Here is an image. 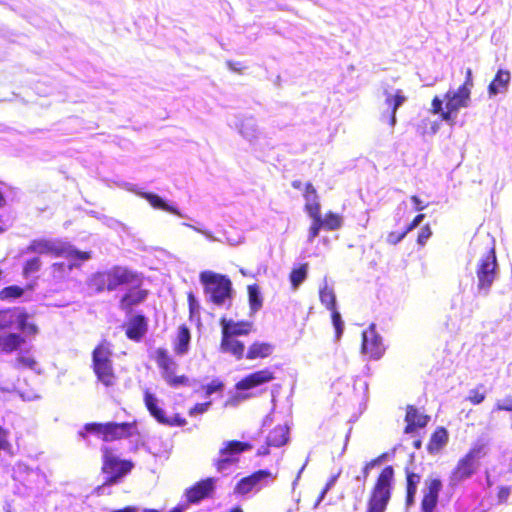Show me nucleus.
Instances as JSON below:
<instances>
[{
	"mask_svg": "<svg viewBox=\"0 0 512 512\" xmlns=\"http://www.w3.org/2000/svg\"><path fill=\"white\" fill-rule=\"evenodd\" d=\"M142 276L125 266L114 265L108 269L97 271L88 278L87 287L91 293L115 291L122 286L142 283Z\"/></svg>",
	"mask_w": 512,
	"mask_h": 512,
	"instance_id": "f257e3e1",
	"label": "nucleus"
},
{
	"mask_svg": "<svg viewBox=\"0 0 512 512\" xmlns=\"http://www.w3.org/2000/svg\"><path fill=\"white\" fill-rule=\"evenodd\" d=\"M395 485V470L384 466L375 477L370 488L364 512H386Z\"/></svg>",
	"mask_w": 512,
	"mask_h": 512,
	"instance_id": "f03ea898",
	"label": "nucleus"
},
{
	"mask_svg": "<svg viewBox=\"0 0 512 512\" xmlns=\"http://www.w3.org/2000/svg\"><path fill=\"white\" fill-rule=\"evenodd\" d=\"M112 356V345L107 339H102L94 347L91 354L92 371L97 382L101 383L106 388L114 387L118 381Z\"/></svg>",
	"mask_w": 512,
	"mask_h": 512,
	"instance_id": "7ed1b4c3",
	"label": "nucleus"
},
{
	"mask_svg": "<svg viewBox=\"0 0 512 512\" xmlns=\"http://www.w3.org/2000/svg\"><path fill=\"white\" fill-rule=\"evenodd\" d=\"M199 280L211 303L216 306H222L226 303H228V307L231 305L233 287L228 276L205 270L199 274Z\"/></svg>",
	"mask_w": 512,
	"mask_h": 512,
	"instance_id": "20e7f679",
	"label": "nucleus"
},
{
	"mask_svg": "<svg viewBox=\"0 0 512 512\" xmlns=\"http://www.w3.org/2000/svg\"><path fill=\"white\" fill-rule=\"evenodd\" d=\"M471 101V92L468 89L458 87L456 90H448L443 100L435 96L431 102V112L439 114L443 121L454 123L458 111L467 108Z\"/></svg>",
	"mask_w": 512,
	"mask_h": 512,
	"instance_id": "39448f33",
	"label": "nucleus"
},
{
	"mask_svg": "<svg viewBox=\"0 0 512 512\" xmlns=\"http://www.w3.org/2000/svg\"><path fill=\"white\" fill-rule=\"evenodd\" d=\"M153 359L160 370L161 376L166 384L174 389L188 387L191 381L185 374H177L178 364L165 348H157Z\"/></svg>",
	"mask_w": 512,
	"mask_h": 512,
	"instance_id": "423d86ee",
	"label": "nucleus"
},
{
	"mask_svg": "<svg viewBox=\"0 0 512 512\" xmlns=\"http://www.w3.org/2000/svg\"><path fill=\"white\" fill-rule=\"evenodd\" d=\"M484 454V445H473L467 453L458 460L451 471L450 480L453 483H459L470 478L477 471L479 459L483 457Z\"/></svg>",
	"mask_w": 512,
	"mask_h": 512,
	"instance_id": "0eeeda50",
	"label": "nucleus"
},
{
	"mask_svg": "<svg viewBox=\"0 0 512 512\" xmlns=\"http://www.w3.org/2000/svg\"><path fill=\"white\" fill-rule=\"evenodd\" d=\"M102 452L103 462L101 471L106 475L103 485H112L119 482L122 477L132 470L133 463L130 460L119 459L113 454L111 448L104 447Z\"/></svg>",
	"mask_w": 512,
	"mask_h": 512,
	"instance_id": "6e6552de",
	"label": "nucleus"
},
{
	"mask_svg": "<svg viewBox=\"0 0 512 512\" xmlns=\"http://www.w3.org/2000/svg\"><path fill=\"white\" fill-rule=\"evenodd\" d=\"M498 262L495 247L492 246L478 261L476 276L478 289L488 291L497 277Z\"/></svg>",
	"mask_w": 512,
	"mask_h": 512,
	"instance_id": "1a4fd4ad",
	"label": "nucleus"
},
{
	"mask_svg": "<svg viewBox=\"0 0 512 512\" xmlns=\"http://www.w3.org/2000/svg\"><path fill=\"white\" fill-rule=\"evenodd\" d=\"M253 445L249 442L239 440H230L224 443L219 450V458L214 461V466L218 472L225 471L239 462L241 453L249 451Z\"/></svg>",
	"mask_w": 512,
	"mask_h": 512,
	"instance_id": "9d476101",
	"label": "nucleus"
},
{
	"mask_svg": "<svg viewBox=\"0 0 512 512\" xmlns=\"http://www.w3.org/2000/svg\"><path fill=\"white\" fill-rule=\"evenodd\" d=\"M143 401L146 409L150 413V415L160 424L169 426V427H183L187 424V420L182 417L179 413L175 414L172 417L166 416L163 409L158 406L157 397L151 393L149 390L144 391Z\"/></svg>",
	"mask_w": 512,
	"mask_h": 512,
	"instance_id": "9b49d317",
	"label": "nucleus"
},
{
	"mask_svg": "<svg viewBox=\"0 0 512 512\" xmlns=\"http://www.w3.org/2000/svg\"><path fill=\"white\" fill-rule=\"evenodd\" d=\"M216 479L208 477L202 479L185 490L186 505L198 504L202 500L211 498L215 492Z\"/></svg>",
	"mask_w": 512,
	"mask_h": 512,
	"instance_id": "f8f14e48",
	"label": "nucleus"
},
{
	"mask_svg": "<svg viewBox=\"0 0 512 512\" xmlns=\"http://www.w3.org/2000/svg\"><path fill=\"white\" fill-rule=\"evenodd\" d=\"M137 421L131 422H106L104 442L119 441L133 435H138Z\"/></svg>",
	"mask_w": 512,
	"mask_h": 512,
	"instance_id": "ddd939ff",
	"label": "nucleus"
},
{
	"mask_svg": "<svg viewBox=\"0 0 512 512\" xmlns=\"http://www.w3.org/2000/svg\"><path fill=\"white\" fill-rule=\"evenodd\" d=\"M381 337L376 333L374 326H370L362 333V352L370 359H379L384 353Z\"/></svg>",
	"mask_w": 512,
	"mask_h": 512,
	"instance_id": "4468645a",
	"label": "nucleus"
},
{
	"mask_svg": "<svg viewBox=\"0 0 512 512\" xmlns=\"http://www.w3.org/2000/svg\"><path fill=\"white\" fill-rule=\"evenodd\" d=\"M62 246L63 242L46 238H38L30 241L26 247V253H35L40 255L46 254L54 257H61V254H64Z\"/></svg>",
	"mask_w": 512,
	"mask_h": 512,
	"instance_id": "2eb2a0df",
	"label": "nucleus"
},
{
	"mask_svg": "<svg viewBox=\"0 0 512 512\" xmlns=\"http://www.w3.org/2000/svg\"><path fill=\"white\" fill-rule=\"evenodd\" d=\"M426 489L421 500L420 512H434L439 493L442 489V482L438 478H429L425 481Z\"/></svg>",
	"mask_w": 512,
	"mask_h": 512,
	"instance_id": "dca6fc26",
	"label": "nucleus"
},
{
	"mask_svg": "<svg viewBox=\"0 0 512 512\" xmlns=\"http://www.w3.org/2000/svg\"><path fill=\"white\" fill-rule=\"evenodd\" d=\"M125 336L133 342H141L148 331V319L143 314H135L124 325Z\"/></svg>",
	"mask_w": 512,
	"mask_h": 512,
	"instance_id": "f3484780",
	"label": "nucleus"
},
{
	"mask_svg": "<svg viewBox=\"0 0 512 512\" xmlns=\"http://www.w3.org/2000/svg\"><path fill=\"white\" fill-rule=\"evenodd\" d=\"M272 477V473L268 470H257L252 474L241 478L234 487V493L242 496L246 495L255 489L262 480Z\"/></svg>",
	"mask_w": 512,
	"mask_h": 512,
	"instance_id": "a211bd4d",
	"label": "nucleus"
},
{
	"mask_svg": "<svg viewBox=\"0 0 512 512\" xmlns=\"http://www.w3.org/2000/svg\"><path fill=\"white\" fill-rule=\"evenodd\" d=\"M275 379L274 373L269 369H262L248 374L235 385L237 390H249Z\"/></svg>",
	"mask_w": 512,
	"mask_h": 512,
	"instance_id": "6ab92c4d",
	"label": "nucleus"
},
{
	"mask_svg": "<svg viewBox=\"0 0 512 512\" xmlns=\"http://www.w3.org/2000/svg\"><path fill=\"white\" fill-rule=\"evenodd\" d=\"M135 286V288L126 291L119 300V308L126 314L132 313L133 308L144 302L149 295L147 289H140L139 286Z\"/></svg>",
	"mask_w": 512,
	"mask_h": 512,
	"instance_id": "aec40b11",
	"label": "nucleus"
},
{
	"mask_svg": "<svg viewBox=\"0 0 512 512\" xmlns=\"http://www.w3.org/2000/svg\"><path fill=\"white\" fill-rule=\"evenodd\" d=\"M404 420L406 422L404 433L411 434L417 429L426 427L430 421V416L421 413L414 405H407Z\"/></svg>",
	"mask_w": 512,
	"mask_h": 512,
	"instance_id": "412c9836",
	"label": "nucleus"
},
{
	"mask_svg": "<svg viewBox=\"0 0 512 512\" xmlns=\"http://www.w3.org/2000/svg\"><path fill=\"white\" fill-rule=\"evenodd\" d=\"M221 326V335H227L232 337L248 335L253 328V325L249 321H233L226 317H221L219 320Z\"/></svg>",
	"mask_w": 512,
	"mask_h": 512,
	"instance_id": "4be33fe9",
	"label": "nucleus"
},
{
	"mask_svg": "<svg viewBox=\"0 0 512 512\" xmlns=\"http://www.w3.org/2000/svg\"><path fill=\"white\" fill-rule=\"evenodd\" d=\"M303 198L305 200L304 211L307 213V215L321 213L319 195L311 182L304 184Z\"/></svg>",
	"mask_w": 512,
	"mask_h": 512,
	"instance_id": "5701e85b",
	"label": "nucleus"
},
{
	"mask_svg": "<svg viewBox=\"0 0 512 512\" xmlns=\"http://www.w3.org/2000/svg\"><path fill=\"white\" fill-rule=\"evenodd\" d=\"M220 350L229 353L237 360H241L245 356V345L236 337L221 335Z\"/></svg>",
	"mask_w": 512,
	"mask_h": 512,
	"instance_id": "b1692460",
	"label": "nucleus"
},
{
	"mask_svg": "<svg viewBox=\"0 0 512 512\" xmlns=\"http://www.w3.org/2000/svg\"><path fill=\"white\" fill-rule=\"evenodd\" d=\"M511 80V73L509 70L499 69L490 84L488 85L489 96H495L499 93L507 91Z\"/></svg>",
	"mask_w": 512,
	"mask_h": 512,
	"instance_id": "393cba45",
	"label": "nucleus"
},
{
	"mask_svg": "<svg viewBox=\"0 0 512 512\" xmlns=\"http://www.w3.org/2000/svg\"><path fill=\"white\" fill-rule=\"evenodd\" d=\"M289 441V427L287 425H276L266 437L267 446L282 447Z\"/></svg>",
	"mask_w": 512,
	"mask_h": 512,
	"instance_id": "a878e982",
	"label": "nucleus"
},
{
	"mask_svg": "<svg viewBox=\"0 0 512 512\" xmlns=\"http://www.w3.org/2000/svg\"><path fill=\"white\" fill-rule=\"evenodd\" d=\"M25 343V338L19 333L0 334V352L10 354L17 351Z\"/></svg>",
	"mask_w": 512,
	"mask_h": 512,
	"instance_id": "bb28decb",
	"label": "nucleus"
},
{
	"mask_svg": "<svg viewBox=\"0 0 512 512\" xmlns=\"http://www.w3.org/2000/svg\"><path fill=\"white\" fill-rule=\"evenodd\" d=\"M274 351V346L268 342H253L247 350L245 357L248 360L264 359L269 357Z\"/></svg>",
	"mask_w": 512,
	"mask_h": 512,
	"instance_id": "cd10ccee",
	"label": "nucleus"
},
{
	"mask_svg": "<svg viewBox=\"0 0 512 512\" xmlns=\"http://www.w3.org/2000/svg\"><path fill=\"white\" fill-rule=\"evenodd\" d=\"M191 334L189 328L182 324L178 328L177 336L173 342V349L177 355H184L189 350Z\"/></svg>",
	"mask_w": 512,
	"mask_h": 512,
	"instance_id": "c85d7f7f",
	"label": "nucleus"
},
{
	"mask_svg": "<svg viewBox=\"0 0 512 512\" xmlns=\"http://www.w3.org/2000/svg\"><path fill=\"white\" fill-rule=\"evenodd\" d=\"M385 104L391 109L389 115V124L394 126L396 124L397 109L406 101V96L401 89L395 91L393 95L385 91Z\"/></svg>",
	"mask_w": 512,
	"mask_h": 512,
	"instance_id": "c756f323",
	"label": "nucleus"
},
{
	"mask_svg": "<svg viewBox=\"0 0 512 512\" xmlns=\"http://www.w3.org/2000/svg\"><path fill=\"white\" fill-rule=\"evenodd\" d=\"M14 322H17L18 329L26 336H36L39 332L37 324L31 321L30 315L25 311L14 314Z\"/></svg>",
	"mask_w": 512,
	"mask_h": 512,
	"instance_id": "7c9ffc66",
	"label": "nucleus"
},
{
	"mask_svg": "<svg viewBox=\"0 0 512 512\" xmlns=\"http://www.w3.org/2000/svg\"><path fill=\"white\" fill-rule=\"evenodd\" d=\"M448 442V432L444 427H437L427 444L430 453H438Z\"/></svg>",
	"mask_w": 512,
	"mask_h": 512,
	"instance_id": "2f4dec72",
	"label": "nucleus"
},
{
	"mask_svg": "<svg viewBox=\"0 0 512 512\" xmlns=\"http://www.w3.org/2000/svg\"><path fill=\"white\" fill-rule=\"evenodd\" d=\"M308 263L299 264L293 267L289 273V280L293 289H297L308 276Z\"/></svg>",
	"mask_w": 512,
	"mask_h": 512,
	"instance_id": "473e14b6",
	"label": "nucleus"
},
{
	"mask_svg": "<svg viewBox=\"0 0 512 512\" xmlns=\"http://www.w3.org/2000/svg\"><path fill=\"white\" fill-rule=\"evenodd\" d=\"M249 308L252 314H255L263 305V299L260 295L257 284L249 285L248 288Z\"/></svg>",
	"mask_w": 512,
	"mask_h": 512,
	"instance_id": "72a5a7b5",
	"label": "nucleus"
},
{
	"mask_svg": "<svg viewBox=\"0 0 512 512\" xmlns=\"http://www.w3.org/2000/svg\"><path fill=\"white\" fill-rule=\"evenodd\" d=\"M144 198L149 202V204L159 210L167 211L173 214H178V211L175 207L168 205L160 196L153 193H145Z\"/></svg>",
	"mask_w": 512,
	"mask_h": 512,
	"instance_id": "f704fd0d",
	"label": "nucleus"
},
{
	"mask_svg": "<svg viewBox=\"0 0 512 512\" xmlns=\"http://www.w3.org/2000/svg\"><path fill=\"white\" fill-rule=\"evenodd\" d=\"M343 224V217L335 212L328 211L322 218V225L325 230L333 231L341 228Z\"/></svg>",
	"mask_w": 512,
	"mask_h": 512,
	"instance_id": "c9c22d12",
	"label": "nucleus"
},
{
	"mask_svg": "<svg viewBox=\"0 0 512 512\" xmlns=\"http://www.w3.org/2000/svg\"><path fill=\"white\" fill-rule=\"evenodd\" d=\"M319 297L321 303L331 312L337 310L336 308V296L332 288L324 286L320 289Z\"/></svg>",
	"mask_w": 512,
	"mask_h": 512,
	"instance_id": "e433bc0d",
	"label": "nucleus"
},
{
	"mask_svg": "<svg viewBox=\"0 0 512 512\" xmlns=\"http://www.w3.org/2000/svg\"><path fill=\"white\" fill-rule=\"evenodd\" d=\"M84 431L79 432V436L82 439L87 438V433H94L98 435L102 441H104L105 437V430H106V423H97V422H91L86 423L83 427Z\"/></svg>",
	"mask_w": 512,
	"mask_h": 512,
	"instance_id": "4c0bfd02",
	"label": "nucleus"
},
{
	"mask_svg": "<svg viewBox=\"0 0 512 512\" xmlns=\"http://www.w3.org/2000/svg\"><path fill=\"white\" fill-rule=\"evenodd\" d=\"M62 250H64V254H61V257L78 259L80 261H87L92 257L91 252L79 251L67 243H63Z\"/></svg>",
	"mask_w": 512,
	"mask_h": 512,
	"instance_id": "58836bf2",
	"label": "nucleus"
},
{
	"mask_svg": "<svg viewBox=\"0 0 512 512\" xmlns=\"http://www.w3.org/2000/svg\"><path fill=\"white\" fill-rule=\"evenodd\" d=\"M14 324V309H0V331L9 330Z\"/></svg>",
	"mask_w": 512,
	"mask_h": 512,
	"instance_id": "ea45409f",
	"label": "nucleus"
},
{
	"mask_svg": "<svg viewBox=\"0 0 512 512\" xmlns=\"http://www.w3.org/2000/svg\"><path fill=\"white\" fill-rule=\"evenodd\" d=\"M24 294V289L17 285H11L3 288L0 291L1 300L16 299Z\"/></svg>",
	"mask_w": 512,
	"mask_h": 512,
	"instance_id": "a19ab883",
	"label": "nucleus"
},
{
	"mask_svg": "<svg viewBox=\"0 0 512 512\" xmlns=\"http://www.w3.org/2000/svg\"><path fill=\"white\" fill-rule=\"evenodd\" d=\"M486 394L484 386L480 384L478 387L470 390L467 401L472 405H479L486 399Z\"/></svg>",
	"mask_w": 512,
	"mask_h": 512,
	"instance_id": "79ce46f5",
	"label": "nucleus"
},
{
	"mask_svg": "<svg viewBox=\"0 0 512 512\" xmlns=\"http://www.w3.org/2000/svg\"><path fill=\"white\" fill-rule=\"evenodd\" d=\"M41 265V260L38 256L28 259L23 265L22 273L24 277H29L32 274L38 272L41 268Z\"/></svg>",
	"mask_w": 512,
	"mask_h": 512,
	"instance_id": "37998d69",
	"label": "nucleus"
},
{
	"mask_svg": "<svg viewBox=\"0 0 512 512\" xmlns=\"http://www.w3.org/2000/svg\"><path fill=\"white\" fill-rule=\"evenodd\" d=\"M308 216L312 219V223L309 227V241H312L319 235L320 230L324 229V227L322 225L321 213Z\"/></svg>",
	"mask_w": 512,
	"mask_h": 512,
	"instance_id": "c03bdc74",
	"label": "nucleus"
},
{
	"mask_svg": "<svg viewBox=\"0 0 512 512\" xmlns=\"http://www.w3.org/2000/svg\"><path fill=\"white\" fill-rule=\"evenodd\" d=\"M73 267L74 264H65L64 262H57L52 264L51 269L54 277L63 279L72 271Z\"/></svg>",
	"mask_w": 512,
	"mask_h": 512,
	"instance_id": "a18cd8bd",
	"label": "nucleus"
},
{
	"mask_svg": "<svg viewBox=\"0 0 512 512\" xmlns=\"http://www.w3.org/2000/svg\"><path fill=\"white\" fill-rule=\"evenodd\" d=\"M405 476H406V490L417 491L418 485L421 481V475L415 473L409 468H405Z\"/></svg>",
	"mask_w": 512,
	"mask_h": 512,
	"instance_id": "49530a36",
	"label": "nucleus"
},
{
	"mask_svg": "<svg viewBox=\"0 0 512 512\" xmlns=\"http://www.w3.org/2000/svg\"><path fill=\"white\" fill-rule=\"evenodd\" d=\"M37 365L36 360L32 356L28 355H19L15 359V367L18 369L21 368H28V369H35Z\"/></svg>",
	"mask_w": 512,
	"mask_h": 512,
	"instance_id": "de8ad7c7",
	"label": "nucleus"
},
{
	"mask_svg": "<svg viewBox=\"0 0 512 512\" xmlns=\"http://www.w3.org/2000/svg\"><path fill=\"white\" fill-rule=\"evenodd\" d=\"M331 319H332V324L335 328V338L337 340H339L343 333L344 324H343L341 315L338 312V310H334L331 312Z\"/></svg>",
	"mask_w": 512,
	"mask_h": 512,
	"instance_id": "09e8293b",
	"label": "nucleus"
},
{
	"mask_svg": "<svg viewBox=\"0 0 512 512\" xmlns=\"http://www.w3.org/2000/svg\"><path fill=\"white\" fill-rule=\"evenodd\" d=\"M12 453V445L9 441V431L0 426V452Z\"/></svg>",
	"mask_w": 512,
	"mask_h": 512,
	"instance_id": "8fccbe9b",
	"label": "nucleus"
},
{
	"mask_svg": "<svg viewBox=\"0 0 512 512\" xmlns=\"http://www.w3.org/2000/svg\"><path fill=\"white\" fill-rule=\"evenodd\" d=\"M512 412V397H506L504 400H498L494 407L492 412ZM511 428H512V421H511Z\"/></svg>",
	"mask_w": 512,
	"mask_h": 512,
	"instance_id": "3c124183",
	"label": "nucleus"
},
{
	"mask_svg": "<svg viewBox=\"0 0 512 512\" xmlns=\"http://www.w3.org/2000/svg\"><path fill=\"white\" fill-rule=\"evenodd\" d=\"M224 388V383L219 379H214L207 385L203 387V390L207 396L215 393V392H221Z\"/></svg>",
	"mask_w": 512,
	"mask_h": 512,
	"instance_id": "603ef678",
	"label": "nucleus"
},
{
	"mask_svg": "<svg viewBox=\"0 0 512 512\" xmlns=\"http://www.w3.org/2000/svg\"><path fill=\"white\" fill-rule=\"evenodd\" d=\"M211 404H212L211 401H207V402H204V403H196L195 405H193L189 409L188 414L190 416H195V415H198V414H204V413H206L209 410Z\"/></svg>",
	"mask_w": 512,
	"mask_h": 512,
	"instance_id": "864d4df0",
	"label": "nucleus"
},
{
	"mask_svg": "<svg viewBox=\"0 0 512 512\" xmlns=\"http://www.w3.org/2000/svg\"><path fill=\"white\" fill-rule=\"evenodd\" d=\"M432 236V230L429 226V224H426L424 225L419 233H418V236H417V243L420 245V246H424L426 244V242L428 241V239Z\"/></svg>",
	"mask_w": 512,
	"mask_h": 512,
	"instance_id": "5fc2aeb1",
	"label": "nucleus"
},
{
	"mask_svg": "<svg viewBox=\"0 0 512 512\" xmlns=\"http://www.w3.org/2000/svg\"><path fill=\"white\" fill-rule=\"evenodd\" d=\"M187 301L189 307V316L190 318H192L195 314L199 312V305L193 292H189L187 294Z\"/></svg>",
	"mask_w": 512,
	"mask_h": 512,
	"instance_id": "6e6d98bb",
	"label": "nucleus"
},
{
	"mask_svg": "<svg viewBox=\"0 0 512 512\" xmlns=\"http://www.w3.org/2000/svg\"><path fill=\"white\" fill-rule=\"evenodd\" d=\"M407 235V232L405 231V229L398 233V232H394V231H391L388 233L387 235V242L391 245H396L398 244L405 236Z\"/></svg>",
	"mask_w": 512,
	"mask_h": 512,
	"instance_id": "4d7b16f0",
	"label": "nucleus"
},
{
	"mask_svg": "<svg viewBox=\"0 0 512 512\" xmlns=\"http://www.w3.org/2000/svg\"><path fill=\"white\" fill-rule=\"evenodd\" d=\"M473 85H474V82H473L472 69L467 68L465 70V80H464L463 84L460 85L459 87L468 89L471 92Z\"/></svg>",
	"mask_w": 512,
	"mask_h": 512,
	"instance_id": "13d9d810",
	"label": "nucleus"
},
{
	"mask_svg": "<svg viewBox=\"0 0 512 512\" xmlns=\"http://www.w3.org/2000/svg\"><path fill=\"white\" fill-rule=\"evenodd\" d=\"M510 493H511L510 487H507V486L499 487L498 492H497V498H498L499 502H506L510 496Z\"/></svg>",
	"mask_w": 512,
	"mask_h": 512,
	"instance_id": "bf43d9fd",
	"label": "nucleus"
},
{
	"mask_svg": "<svg viewBox=\"0 0 512 512\" xmlns=\"http://www.w3.org/2000/svg\"><path fill=\"white\" fill-rule=\"evenodd\" d=\"M425 215L424 214H418L414 217V219L407 225V227L405 228V231L407 232V234L409 232H411L413 229H415L421 222L422 220L424 219Z\"/></svg>",
	"mask_w": 512,
	"mask_h": 512,
	"instance_id": "052dcab7",
	"label": "nucleus"
},
{
	"mask_svg": "<svg viewBox=\"0 0 512 512\" xmlns=\"http://www.w3.org/2000/svg\"><path fill=\"white\" fill-rule=\"evenodd\" d=\"M335 477H332L329 479V481L326 483V485L324 486V488L322 489V491L320 492L319 496H318V499L316 501V505L322 501L326 495V493L330 490V488L334 485V482H335Z\"/></svg>",
	"mask_w": 512,
	"mask_h": 512,
	"instance_id": "680f3d73",
	"label": "nucleus"
},
{
	"mask_svg": "<svg viewBox=\"0 0 512 512\" xmlns=\"http://www.w3.org/2000/svg\"><path fill=\"white\" fill-rule=\"evenodd\" d=\"M227 66L231 71L242 73L246 66L241 62L228 61Z\"/></svg>",
	"mask_w": 512,
	"mask_h": 512,
	"instance_id": "e2e57ef3",
	"label": "nucleus"
},
{
	"mask_svg": "<svg viewBox=\"0 0 512 512\" xmlns=\"http://www.w3.org/2000/svg\"><path fill=\"white\" fill-rule=\"evenodd\" d=\"M388 459V453L384 452L378 455L377 457L371 459L369 462L373 467H376L380 465L382 462L386 461Z\"/></svg>",
	"mask_w": 512,
	"mask_h": 512,
	"instance_id": "0e129e2a",
	"label": "nucleus"
},
{
	"mask_svg": "<svg viewBox=\"0 0 512 512\" xmlns=\"http://www.w3.org/2000/svg\"><path fill=\"white\" fill-rule=\"evenodd\" d=\"M410 199L413 202V204L415 205V210H417V211H422L427 207V205L423 204V202L420 200V198L417 195H412L410 197Z\"/></svg>",
	"mask_w": 512,
	"mask_h": 512,
	"instance_id": "69168bd1",
	"label": "nucleus"
},
{
	"mask_svg": "<svg viewBox=\"0 0 512 512\" xmlns=\"http://www.w3.org/2000/svg\"><path fill=\"white\" fill-rule=\"evenodd\" d=\"M417 491L406 490L405 503L407 506H411L415 502V496Z\"/></svg>",
	"mask_w": 512,
	"mask_h": 512,
	"instance_id": "338daca9",
	"label": "nucleus"
},
{
	"mask_svg": "<svg viewBox=\"0 0 512 512\" xmlns=\"http://www.w3.org/2000/svg\"><path fill=\"white\" fill-rule=\"evenodd\" d=\"M374 467L370 464L369 461H367L363 467H362V475H363V478L366 479L368 476H369V473L370 471L373 469Z\"/></svg>",
	"mask_w": 512,
	"mask_h": 512,
	"instance_id": "774afa93",
	"label": "nucleus"
}]
</instances>
